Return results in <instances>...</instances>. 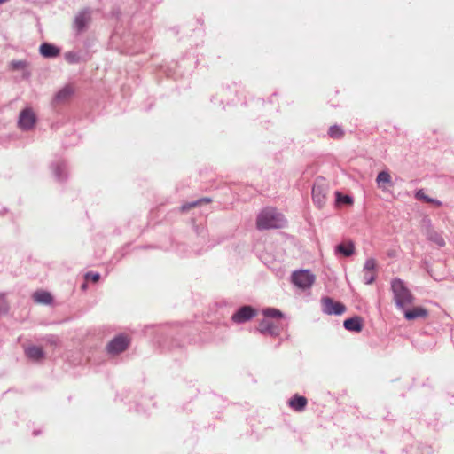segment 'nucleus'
Listing matches in <instances>:
<instances>
[{
  "instance_id": "nucleus-5",
  "label": "nucleus",
  "mask_w": 454,
  "mask_h": 454,
  "mask_svg": "<svg viewBox=\"0 0 454 454\" xmlns=\"http://www.w3.org/2000/svg\"><path fill=\"white\" fill-rule=\"evenodd\" d=\"M129 345H130V339L125 334H120L107 344L106 350L108 353L117 355L125 351Z\"/></svg>"
},
{
  "instance_id": "nucleus-10",
  "label": "nucleus",
  "mask_w": 454,
  "mask_h": 454,
  "mask_svg": "<svg viewBox=\"0 0 454 454\" xmlns=\"http://www.w3.org/2000/svg\"><path fill=\"white\" fill-rule=\"evenodd\" d=\"M308 403V400L304 396H301L299 395H294L288 401V405L295 411H301L306 409Z\"/></svg>"
},
{
  "instance_id": "nucleus-19",
  "label": "nucleus",
  "mask_w": 454,
  "mask_h": 454,
  "mask_svg": "<svg viewBox=\"0 0 454 454\" xmlns=\"http://www.w3.org/2000/svg\"><path fill=\"white\" fill-rule=\"evenodd\" d=\"M328 135L334 140H340L344 136V130L340 126L334 124L329 128Z\"/></svg>"
},
{
  "instance_id": "nucleus-30",
  "label": "nucleus",
  "mask_w": 454,
  "mask_h": 454,
  "mask_svg": "<svg viewBox=\"0 0 454 454\" xmlns=\"http://www.w3.org/2000/svg\"><path fill=\"white\" fill-rule=\"evenodd\" d=\"M6 1H8V0H0V4H4V3H5Z\"/></svg>"
},
{
  "instance_id": "nucleus-11",
  "label": "nucleus",
  "mask_w": 454,
  "mask_h": 454,
  "mask_svg": "<svg viewBox=\"0 0 454 454\" xmlns=\"http://www.w3.org/2000/svg\"><path fill=\"white\" fill-rule=\"evenodd\" d=\"M428 316V310L422 307H416L404 311V317L407 320H415L418 317H427Z\"/></svg>"
},
{
  "instance_id": "nucleus-15",
  "label": "nucleus",
  "mask_w": 454,
  "mask_h": 454,
  "mask_svg": "<svg viewBox=\"0 0 454 454\" xmlns=\"http://www.w3.org/2000/svg\"><path fill=\"white\" fill-rule=\"evenodd\" d=\"M25 354L27 357L35 361H38L41 358L44 357L43 350L40 347L35 345L27 347L25 349Z\"/></svg>"
},
{
  "instance_id": "nucleus-20",
  "label": "nucleus",
  "mask_w": 454,
  "mask_h": 454,
  "mask_svg": "<svg viewBox=\"0 0 454 454\" xmlns=\"http://www.w3.org/2000/svg\"><path fill=\"white\" fill-rule=\"evenodd\" d=\"M355 246L351 242L340 244L336 247V251L341 253L344 256H350L353 254Z\"/></svg>"
},
{
  "instance_id": "nucleus-26",
  "label": "nucleus",
  "mask_w": 454,
  "mask_h": 454,
  "mask_svg": "<svg viewBox=\"0 0 454 454\" xmlns=\"http://www.w3.org/2000/svg\"><path fill=\"white\" fill-rule=\"evenodd\" d=\"M85 278L87 280H91L93 282H98L99 280V274L98 273H87L85 275Z\"/></svg>"
},
{
  "instance_id": "nucleus-27",
  "label": "nucleus",
  "mask_w": 454,
  "mask_h": 454,
  "mask_svg": "<svg viewBox=\"0 0 454 454\" xmlns=\"http://www.w3.org/2000/svg\"><path fill=\"white\" fill-rule=\"evenodd\" d=\"M198 205V202H193L192 204H185L184 206L181 207L180 210L182 212H184L186 211L187 209H190V208H193L195 207L196 206Z\"/></svg>"
},
{
  "instance_id": "nucleus-21",
  "label": "nucleus",
  "mask_w": 454,
  "mask_h": 454,
  "mask_svg": "<svg viewBox=\"0 0 454 454\" xmlns=\"http://www.w3.org/2000/svg\"><path fill=\"white\" fill-rule=\"evenodd\" d=\"M416 199L421 200H423V201H425L427 203L434 204V205H435L437 207L442 205L441 201H438V200H436L434 199H430L428 196H427L425 194V192L422 190L418 191L416 192Z\"/></svg>"
},
{
  "instance_id": "nucleus-28",
  "label": "nucleus",
  "mask_w": 454,
  "mask_h": 454,
  "mask_svg": "<svg viewBox=\"0 0 454 454\" xmlns=\"http://www.w3.org/2000/svg\"><path fill=\"white\" fill-rule=\"evenodd\" d=\"M211 201H212V200H211V199H209V198L200 199V205H201V204H204V203L208 204V203H210Z\"/></svg>"
},
{
  "instance_id": "nucleus-1",
  "label": "nucleus",
  "mask_w": 454,
  "mask_h": 454,
  "mask_svg": "<svg viewBox=\"0 0 454 454\" xmlns=\"http://www.w3.org/2000/svg\"><path fill=\"white\" fill-rule=\"evenodd\" d=\"M255 224L259 230L283 228L286 224V220L276 208L267 207L260 212Z\"/></svg>"
},
{
  "instance_id": "nucleus-9",
  "label": "nucleus",
  "mask_w": 454,
  "mask_h": 454,
  "mask_svg": "<svg viewBox=\"0 0 454 454\" xmlns=\"http://www.w3.org/2000/svg\"><path fill=\"white\" fill-rule=\"evenodd\" d=\"M377 262L374 258L367 259L365 264H364V271H365L366 275V283L371 284L375 280V272H376Z\"/></svg>"
},
{
  "instance_id": "nucleus-16",
  "label": "nucleus",
  "mask_w": 454,
  "mask_h": 454,
  "mask_svg": "<svg viewBox=\"0 0 454 454\" xmlns=\"http://www.w3.org/2000/svg\"><path fill=\"white\" fill-rule=\"evenodd\" d=\"M90 21V16L87 12H80L78 16H76V19H74V27L80 32L85 28Z\"/></svg>"
},
{
  "instance_id": "nucleus-8",
  "label": "nucleus",
  "mask_w": 454,
  "mask_h": 454,
  "mask_svg": "<svg viewBox=\"0 0 454 454\" xmlns=\"http://www.w3.org/2000/svg\"><path fill=\"white\" fill-rule=\"evenodd\" d=\"M259 330L262 333H267L271 335L279 334V327L275 325V324L269 318L261 321L259 325Z\"/></svg>"
},
{
  "instance_id": "nucleus-18",
  "label": "nucleus",
  "mask_w": 454,
  "mask_h": 454,
  "mask_svg": "<svg viewBox=\"0 0 454 454\" xmlns=\"http://www.w3.org/2000/svg\"><path fill=\"white\" fill-rule=\"evenodd\" d=\"M427 239L429 241L434 243L438 247H443L445 245L444 239L441 233L434 230H430L427 232Z\"/></svg>"
},
{
  "instance_id": "nucleus-25",
  "label": "nucleus",
  "mask_w": 454,
  "mask_h": 454,
  "mask_svg": "<svg viewBox=\"0 0 454 454\" xmlns=\"http://www.w3.org/2000/svg\"><path fill=\"white\" fill-rule=\"evenodd\" d=\"M264 315H265V317H271V318H281L282 317L281 311L277 309H266L264 310Z\"/></svg>"
},
{
  "instance_id": "nucleus-23",
  "label": "nucleus",
  "mask_w": 454,
  "mask_h": 454,
  "mask_svg": "<svg viewBox=\"0 0 454 454\" xmlns=\"http://www.w3.org/2000/svg\"><path fill=\"white\" fill-rule=\"evenodd\" d=\"M312 193H313V200L315 202H317L319 205L324 203V201L325 200V196L321 194V192H320L318 186L313 187Z\"/></svg>"
},
{
  "instance_id": "nucleus-22",
  "label": "nucleus",
  "mask_w": 454,
  "mask_h": 454,
  "mask_svg": "<svg viewBox=\"0 0 454 454\" xmlns=\"http://www.w3.org/2000/svg\"><path fill=\"white\" fill-rule=\"evenodd\" d=\"M65 59L70 65L78 64L80 62V57L77 52L67 51L65 53Z\"/></svg>"
},
{
  "instance_id": "nucleus-13",
  "label": "nucleus",
  "mask_w": 454,
  "mask_h": 454,
  "mask_svg": "<svg viewBox=\"0 0 454 454\" xmlns=\"http://www.w3.org/2000/svg\"><path fill=\"white\" fill-rule=\"evenodd\" d=\"M39 52L44 58H55L59 54V50L54 45L44 43L39 47Z\"/></svg>"
},
{
  "instance_id": "nucleus-24",
  "label": "nucleus",
  "mask_w": 454,
  "mask_h": 454,
  "mask_svg": "<svg viewBox=\"0 0 454 454\" xmlns=\"http://www.w3.org/2000/svg\"><path fill=\"white\" fill-rule=\"evenodd\" d=\"M391 181L390 175L386 171H381L377 175L376 182L378 184H389Z\"/></svg>"
},
{
  "instance_id": "nucleus-17",
  "label": "nucleus",
  "mask_w": 454,
  "mask_h": 454,
  "mask_svg": "<svg viewBox=\"0 0 454 454\" xmlns=\"http://www.w3.org/2000/svg\"><path fill=\"white\" fill-rule=\"evenodd\" d=\"M33 299L35 301L40 304H51L52 300L51 294L44 291L33 294Z\"/></svg>"
},
{
  "instance_id": "nucleus-3",
  "label": "nucleus",
  "mask_w": 454,
  "mask_h": 454,
  "mask_svg": "<svg viewBox=\"0 0 454 454\" xmlns=\"http://www.w3.org/2000/svg\"><path fill=\"white\" fill-rule=\"evenodd\" d=\"M37 122V116L30 107H27L20 112L18 118V128L24 131L34 129Z\"/></svg>"
},
{
  "instance_id": "nucleus-2",
  "label": "nucleus",
  "mask_w": 454,
  "mask_h": 454,
  "mask_svg": "<svg viewBox=\"0 0 454 454\" xmlns=\"http://www.w3.org/2000/svg\"><path fill=\"white\" fill-rule=\"evenodd\" d=\"M392 292L394 293L395 303L401 309H403L414 301V296L408 287L404 286L402 279L395 278L392 281Z\"/></svg>"
},
{
  "instance_id": "nucleus-7",
  "label": "nucleus",
  "mask_w": 454,
  "mask_h": 454,
  "mask_svg": "<svg viewBox=\"0 0 454 454\" xmlns=\"http://www.w3.org/2000/svg\"><path fill=\"white\" fill-rule=\"evenodd\" d=\"M255 316V310L252 307L243 306L232 316L233 322L241 323L250 320Z\"/></svg>"
},
{
  "instance_id": "nucleus-6",
  "label": "nucleus",
  "mask_w": 454,
  "mask_h": 454,
  "mask_svg": "<svg viewBox=\"0 0 454 454\" xmlns=\"http://www.w3.org/2000/svg\"><path fill=\"white\" fill-rule=\"evenodd\" d=\"M323 311L327 315L340 316L345 312V306L341 302L334 301L333 298H322Z\"/></svg>"
},
{
  "instance_id": "nucleus-12",
  "label": "nucleus",
  "mask_w": 454,
  "mask_h": 454,
  "mask_svg": "<svg viewBox=\"0 0 454 454\" xmlns=\"http://www.w3.org/2000/svg\"><path fill=\"white\" fill-rule=\"evenodd\" d=\"M343 326L348 331L360 333L362 331V319L360 317H355L343 321Z\"/></svg>"
},
{
  "instance_id": "nucleus-4",
  "label": "nucleus",
  "mask_w": 454,
  "mask_h": 454,
  "mask_svg": "<svg viewBox=\"0 0 454 454\" xmlns=\"http://www.w3.org/2000/svg\"><path fill=\"white\" fill-rule=\"evenodd\" d=\"M292 281L294 286L302 289H306L313 286L315 276L310 274L309 270H301L294 272L292 276Z\"/></svg>"
},
{
  "instance_id": "nucleus-14",
  "label": "nucleus",
  "mask_w": 454,
  "mask_h": 454,
  "mask_svg": "<svg viewBox=\"0 0 454 454\" xmlns=\"http://www.w3.org/2000/svg\"><path fill=\"white\" fill-rule=\"evenodd\" d=\"M74 92V89L71 85H66L56 95V100L59 103H64L65 101L71 98Z\"/></svg>"
},
{
  "instance_id": "nucleus-29",
  "label": "nucleus",
  "mask_w": 454,
  "mask_h": 454,
  "mask_svg": "<svg viewBox=\"0 0 454 454\" xmlns=\"http://www.w3.org/2000/svg\"><path fill=\"white\" fill-rule=\"evenodd\" d=\"M344 201L347 202V203H350L351 202V199L347 196V197L344 198Z\"/></svg>"
}]
</instances>
